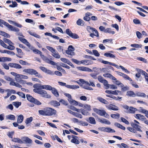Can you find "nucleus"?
I'll use <instances>...</instances> for the list:
<instances>
[{"label":"nucleus","instance_id":"nucleus-1","mask_svg":"<svg viewBox=\"0 0 148 148\" xmlns=\"http://www.w3.org/2000/svg\"><path fill=\"white\" fill-rule=\"evenodd\" d=\"M41 86L42 85L40 84L34 85V87L35 88L33 89V91L35 93L42 95V97L46 98H50V95L47 94V91L41 89L42 88L40 87V86Z\"/></svg>","mask_w":148,"mask_h":148},{"label":"nucleus","instance_id":"nucleus-2","mask_svg":"<svg viewBox=\"0 0 148 148\" xmlns=\"http://www.w3.org/2000/svg\"><path fill=\"white\" fill-rule=\"evenodd\" d=\"M23 72L26 73L29 75H34L36 77L39 78H42V76L36 70L31 69H25L23 70Z\"/></svg>","mask_w":148,"mask_h":148},{"label":"nucleus","instance_id":"nucleus-3","mask_svg":"<svg viewBox=\"0 0 148 148\" xmlns=\"http://www.w3.org/2000/svg\"><path fill=\"white\" fill-rule=\"evenodd\" d=\"M94 111L99 115L103 116L106 118H108L109 115L103 110H99L96 108L93 109Z\"/></svg>","mask_w":148,"mask_h":148},{"label":"nucleus","instance_id":"nucleus-4","mask_svg":"<svg viewBox=\"0 0 148 148\" xmlns=\"http://www.w3.org/2000/svg\"><path fill=\"white\" fill-rule=\"evenodd\" d=\"M46 116H51L55 114L56 111L54 109L51 108H48L46 110Z\"/></svg>","mask_w":148,"mask_h":148},{"label":"nucleus","instance_id":"nucleus-5","mask_svg":"<svg viewBox=\"0 0 148 148\" xmlns=\"http://www.w3.org/2000/svg\"><path fill=\"white\" fill-rule=\"evenodd\" d=\"M41 58L44 60L46 62L52 65H56V63L55 62L51 60L47 57L45 56L44 55L42 56Z\"/></svg>","mask_w":148,"mask_h":148},{"label":"nucleus","instance_id":"nucleus-6","mask_svg":"<svg viewBox=\"0 0 148 148\" xmlns=\"http://www.w3.org/2000/svg\"><path fill=\"white\" fill-rule=\"evenodd\" d=\"M79 81L82 84L81 85L82 87L85 89V87H86V86L87 87L90 86V84L88 82L86 81L83 79H80Z\"/></svg>","mask_w":148,"mask_h":148},{"label":"nucleus","instance_id":"nucleus-7","mask_svg":"<svg viewBox=\"0 0 148 148\" xmlns=\"http://www.w3.org/2000/svg\"><path fill=\"white\" fill-rule=\"evenodd\" d=\"M77 69L79 71H87L91 72L92 71L90 69V68L84 66H78L77 68Z\"/></svg>","mask_w":148,"mask_h":148},{"label":"nucleus","instance_id":"nucleus-8","mask_svg":"<svg viewBox=\"0 0 148 148\" xmlns=\"http://www.w3.org/2000/svg\"><path fill=\"white\" fill-rule=\"evenodd\" d=\"M10 67L14 68L17 69H20L22 68V66L20 64L14 63H10L9 64Z\"/></svg>","mask_w":148,"mask_h":148},{"label":"nucleus","instance_id":"nucleus-9","mask_svg":"<svg viewBox=\"0 0 148 148\" xmlns=\"http://www.w3.org/2000/svg\"><path fill=\"white\" fill-rule=\"evenodd\" d=\"M97 119L98 121L102 123L107 125H110L111 124V123L110 121L105 119H100L98 117Z\"/></svg>","mask_w":148,"mask_h":148},{"label":"nucleus","instance_id":"nucleus-10","mask_svg":"<svg viewBox=\"0 0 148 148\" xmlns=\"http://www.w3.org/2000/svg\"><path fill=\"white\" fill-rule=\"evenodd\" d=\"M18 39L24 44L26 45L27 46L30 47L31 46L30 44L28 42L27 40L22 37H18Z\"/></svg>","mask_w":148,"mask_h":148},{"label":"nucleus","instance_id":"nucleus-11","mask_svg":"<svg viewBox=\"0 0 148 148\" xmlns=\"http://www.w3.org/2000/svg\"><path fill=\"white\" fill-rule=\"evenodd\" d=\"M135 117L136 119L143 121L146 119V118L144 116L140 114H136L135 116Z\"/></svg>","mask_w":148,"mask_h":148},{"label":"nucleus","instance_id":"nucleus-12","mask_svg":"<svg viewBox=\"0 0 148 148\" xmlns=\"http://www.w3.org/2000/svg\"><path fill=\"white\" fill-rule=\"evenodd\" d=\"M72 139L71 140V142L75 144H78L79 143V141L78 140V137L77 136L72 135Z\"/></svg>","mask_w":148,"mask_h":148},{"label":"nucleus","instance_id":"nucleus-13","mask_svg":"<svg viewBox=\"0 0 148 148\" xmlns=\"http://www.w3.org/2000/svg\"><path fill=\"white\" fill-rule=\"evenodd\" d=\"M21 139L22 141L23 142H25V143L31 144L32 142V140L30 139L27 137H23Z\"/></svg>","mask_w":148,"mask_h":148},{"label":"nucleus","instance_id":"nucleus-14","mask_svg":"<svg viewBox=\"0 0 148 148\" xmlns=\"http://www.w3.org/2000/svg\"><path fill=\"white\" fill-rule=\"evenodd\" d=\"M140 123L136 120H134L133 122H132L131 123V126L133 127L136 128L137 127H140L139 125Z\"/></svg>","mask_w":148,"mask_h":148},{"label":"nucleus","instance_id":"nucleus-15","mask_svg":"<svg viewBox=\"0 0 148 148\" xmlns=\"http://www.w3.org/2000/svg\"><path fill=\"white\" fill-rule=\"evenodd\" d=\"M81 64L84 65H89L92 64L93 63L92 61L87 60H82L80 61Z\"/></svg>","mask_w":148,"mask_h":148},{"label":"nucleus","instance_id":"nucleus-16","mask_svg":"<svg viewBox=\"0 0 148 148\" xmlns=\"http://www.w3.org/2000/svg\"><path fill=\"white\" fill-rule=\"evenodd\" d=\"M108 109L112 110H119L118 108L114 105L110 104L107 106Z\"/></svg>","mask_w":148,"mask_h":148},{"label":"nucleus","instance_id":"nucleus-17","mask_svg":"<svg viewBox=\"0 0 148 148\" xmlns=\"http://www.w3.org/2000/svg\"><path fill=\"white\" fill-rule=\"evenodd\" d=\"M137 71L139 72L142 73V74L145 75V78L146 80L148 82V74L143 70L140 69H137Z\"/></svg>","mask_w":148,"mask_h":148},{"label":"nucleus","instance_id":"nucleus-18","mask_svg":"<svg viewBox=\"0 0 148 148\" xmlns=\"http://www.w3.org/2000/svg\"><path fill=\"white\" fill-rule=\"evenodd\" d=\"M40 87L42 89H45L49 90H51L53 88L49 85H42L40 86Z\"/></svg>","mask_w":148,"mask_h":148},{"label":"nucleus","instance_id":"nucleus-19","mask_svg":"<svg viewBox=\"0 0 148 148\" xmlns=\"http://www.w3.org/2000/svg\"><path fill=\"white\" fill-rule=\"evenodd\" d=\"M103 76L106 77H108L112 80H116V79L110 73H105L103 75Z\"/></svg>","mask_w":148,"mask_h":148},{"label":"nucleus","instance_id":"nucleus-20","mask_svg":"<svg viewBox=\"0 0 148 148\" xmlns=\"http://www.w3.org/2000/svg\"><path fill=\"white\" fill-rule=\"evenodd\" d=\"M49 104L54 107H57L60 105V103L56 101L53 100L50 101Z\"/></svg>","mask_w":148,"mask_h":148},{"label":"nucleus","instance_id":"nucleus-21","mask_svg":"<svg viewBox=\"0 0 148 148\" xmlns=\"http://www.w3.org/2000/svg\"><path fill=\"white\" fill-rule=\"evenodd\" d=\"M90 123L95 125L96 124V121L95 119L92 117H90L89 118V120L87 121Z\"/></svg>","mask_w":148,"mask_h":148},{"label":"nucleus","instance_id":"nucleus-22","mask_svg":"<svg viewBox=\"0 0 148 148\" xmlns=\"http://www.w3.org/2000/svg\"><path fill=\"white\" fill-rule=\"evenodd\" d=\"M11 60V59L10 58L7 57H3L0 58V62H4L7 61H10Z\"/></svg>","mask_w":148,"mask_h":148},{"label":"nucleus","instance_id":"nucleus-23","mask_svg":"<svg viewBox=\"0 0 148 148\" xmlns=\"http://www.w3.org/2000/svg\"><path fill=\"white\" fill-rule=\"evenodd\" d=\"M23 116L22 115H20L18 116L17 119V122L18 123H21L23 120Z\"/></svg>","mask_w":148,"mask_h":148},{"label":"nucleus","instance_id":"nucleus-24","mask_svg":"<svg viewBox=\"0 0 148 148\" xmlns=\"http://www.w3.org/2000/svg\"><path fill=\"white\" fill-rule=\"evenodd\" d=\"M67 88L73 89L74 90H75L76 89H78L79 88V86L78 85H68V86H67Z\"/></svg>","mask_w":148,"mask_h":148},{"label":"nucleus","instance_id":"nucleus-25","mask_svg":"<svg viewBox=\"0 0 148 148\" xmlns=\"http://www.w3.org/2000/svg\"><path fill=\"white\" fill-rule=\"evenodd\" d=\"M8 28L12 31L18 32L19 31V29L18 28L13 27L10 25Z\"/></svg>","mask_w":148,"mask_h":148},{"label":"nucleus","instance_id":"nucleus-26","mask_svg":"<svg viewBox=\"0 0 148 148\" xmlns=\"http://www.w3.org/2000/svg\"><path fill=\"white\" fill-rule=\"evenodd\" d=\"M53 94L56 97H58L59 96V94L57 89L53 88L51 90Z\"/></svg>","mask_w":148,"mask_h":148},{"label":"nucleus","instance_id":"nucleus-27","mask_svg":"<svg viewBox=\"0 0 148 148\" xmlns=\"http://www.w3.org/2000/svg\"><path fill=\"white\" fill-rule=\"evenodd\" d=\"M97 99L101 102L105 104H108V101L102 98L98 97L97 98Z\"/></svg>","mask_w":148,"mask_h":148},{"label":"nucleus","instance_id":"nucleus-28","mask_svg":"<svg viewBox=\"0 0 148 148\" xmlns=\"http://www.w3.org/2000/svg\"><path fill=\"white\" fill-rule=\"evenodd\" d=\"M52 55L53 57L57 58H60V56L59 55L58 53L56 51V50L54 52H53Z\"/></svg>","mask_w":148,"mask_h":148},{"label":"nucleus","instance_id":"nucleus-29","mask_svg":"<svg viewBox=\"0 0 148 148\" xmlns=\"http://www.w3.org/2000/svg\"><path fill=\"white\" fill-rule=\"evenodd\" d=\"M137 110V109L132 107H130L129 110V112L130 113H134Z\"/></svg>","mask_w":148,"mask_h":148},{"label":"nucleus","instance_id":"nucleus-30","mask_svg":"<svg viewBox=\"0 0 148 148\" xmlns=\"http://www.w3.org/2000/svg\"><path fill=\"white\" fill-rule=\"evenodd\" d=\"M77 24L78 25L82 26L84 24V21L81 19L79 18L77 21Z\"/></svg>","mask_w":148,"mask_h":148},{"label":"nucleus","instance_id":"nucleus-31","mask_svg":"<svg viewBox=\"0 0 148 148\" xmlns=\"http://www.w3.org/2000/svg\"><path fill=\"white\" fill-rule=\"evenodd\" d=\"M26 97L27 99L30 102L33 103L35 99L30 95H27Z\"/></svg>","mask_w":148,"mask_h":148},{"label":"nucleus","instance_id":"nucleus-32","mask_svg":"<svg viewBox=\"0 0 148 148\" xmlns=\"http://www.w3.org/2000/svg\"><path fill=\"white\" fill-rule=\"evenodd\" d=\"M127 95L129 96L135 97L136 96L135 94L133 91H130L127 92Z\"/></svg>","mask_w":148,"mask_h":148},{"label":"nucleus","instance_id":"nucleus-33","mask_svg":"<svg viewBox=\"0 0 148 148\" xmlns=\"http://www.w3.org/2000/svg\"><path fill=\"white\" fill-rule=\"evenodd\" d=\"M136 95L137 96L140 97H145L146 96V95L145 93L139 92H136Z\"/></svg>","mask_w":148,"mask_h":148},{"label":"nucleus","instance_id":"nucleus-34","mask_svg":"<svg viewBox=\"0 0 148 148\" xmlns=\"http://www.w3.org/2000/svg\"><path fill=\"white\" fill-rule=\"evenodd\" d=\"M104 55L107 57H110V58H115L116 57L114 55L111 53L107 52L104 53Z\"/></svg>","mask_w":148,"mask_h":148},{"label":"nucleus","instance_id":"nucleus-35","mask_svg":"<svg viewBox=\"0 0 148 148\" xmlns=\"http://www.w3.org/2000/svg\"><path fill=\"white\" fill-rule=\"evenodd\" d=\"M104 32L105 33H111L112 34H114L115 33L114 31H112L111 29L110 28H108L106 29L104 31Z\"/></svg>","mask_w":148,"mask_h":148},{"label":"nucleus","instance_id":"nucleus-36","mask_svg":"<svg viewBox=\"0 0 148 148\" xmlns=\"http://www.w3.org/2000/svg\"><path fill=\"white\" fill-rule=\"evenodd\" d=\"M7 119L14 120L15 119V116L14 115L12 114L8 115L6 116Z\"/></svg>","mask_w":148,"mask_h":148},{"label":"nucleus","instance_id":"nucleus-37","mask_svg":"<svg viewBox=\"0 0 148 148\" xmlns=\"http://www.w3.org/2000/svg\"><path fill=\"white\" fill-rule=\"evenodd\" d=\"M28 32L31 35L35 37L38 38H40V36L34 32H31L30 31H28Z\"/></svg>","mask_w":148,"mask_h":148},{"label":"nucleus","instance_id":"nucleus-38","mask_svg":"<svg viewBox=\"0 0 148 148\" xmlns=\"http://www.w3.org/2000/svg\"><path fill=\"white\" fill-rule=\"evenodd\" d=\"M21 102L15 101L12 103V104L16 108H18L21 105Z\"/></svg>","mask_w":148,"mask_h":148},{"label":"nucleus","instance_id":"nucleus-39","mask_svg":"<svg viewBox=\"0 0 148 148\" xmlns=\"http://www.w3.org/2000/svg\"><path fill=\"white\" fill-rule=\"evenodd\" d=\"M114 125L115 126L117 127H118L120 128L123 130H125V128L122 125H121L119 123H115L114 124Z\"/></svg>","mask_w":148,"mask_h":148},{"label":"nucleus","instance_id":"nucleus-40","mask_svg":"<svg viewBox=\"0 0 148 148\" xmlns=\"http://www.w3.org/2000/svg\"><path fill=\"white\" fill-rule=\"evenodd\" d=\"M0 34L6 38H9L10 37L9 34L2 31H0Z\"/></svg>","mask_w":148,"mask_h":148},{"label":"nucleus","instance_id":"nucleus-41","mask_svg":"<svg viewBox=\"0 0 148 148\" xmlns=\"http://www.w3.org/2000/svg\"><path fill=\"white\" fill-rule=\"evenodd\" d=\"M106 132L109 133H114L115 132V131L111 128L109 127H107L106 128Z\"/></svg>","mask_w":148,"mask_h":148},{"label":"nucleus","instance_id":"nucleus-42","mask_svg":"<svg viewBox=\"0 0 148 148\" xmlns=\"http://www.w3.org/2000/svg\"><path fill=\"white\" fill-rule=\"evenodd\" d=\"M69 102L71 104L73 105L76 106L78 104V103L77 101L72 99H70V100H69Z\"/></svg>","mask_w":148,"mask_h":148},{"label":"nucleus","instance_id":"nucleus-43","mask_svg":"<svg viewBox=\"0 0 148 148\" xmlns=\"http://www.w3.org/2000/svg\"><path fill=\"white\" fill-rule=\"evenodd\" d=\"M95 29L89 26H87V30L90 33H93Z\"/></svg>","mask_w":148,"mask_h":148},{"label":"nucleus","instance_id":"nucleus-44","mask_svg":"<svg viewBox=\"0 0 148 148\" xmlns=\"http://www.w3.org/2000/svg\"><path fill=\"white\" fill-rule=\"evenodd\" d=\"M12 44L10 45H9L8 46L6 45V47H5V48H6L10 50H13L15 49V47L13 45H12Z\"/></svg>","mask_w":148,"mask_h":148},{"label":"nucleus","instance_id":"nucleus-45","mask_svg":"<svg viewBox=\"0 0 148 148\" xmlns=\"http://www.w3.org/2000/svg\"><path fill=\"white\" fill-rule=\"evenodd\" d=\"M33 118L32 117H30L26 119L25 123L26 124L31 123L33 121Z\"/></svg>","mask_w":148,"mask_h":148},{"label":"nucleus","instance_id":"nucleus-46","mask_svg":"<svg viewBox=\"0 0 148 148\" xmlns=\"http://www.w3.org/2000/svg\"><path fill=\"white\" fill-rule=\"evenodd\" d=\"M3 41L6 43H8L9 45L11 44L14 45V43H12L10 40L6 38H4L3 39Z\"/></svg>","mask_w":148,"mask_h":148},{"label":"nucleus","instance_id":"nucleus-47","mask_svg":"<svg viewBox=\"0 0 148 148\" xmlns=\"http://www.w3.org/2000/svg\"><path fill=\"white\" fill-rule=\"evenodd\" d=\"M33 52L36 54H39L40 55V56L41 57L42 56H43V55L42 54V53L41 51L38 50V49H34L33 50Z\"/></svg>","mask_w":148,"mask_h":148},{"label":"nucleus","instance_id":"nucleus-48","mask_svg":"<svg viewBox=\"0 0 148 148\" xmlns=\"http://www.w3.org/2000/svg\"><path fill=\"white\" fill-rule=\"evenodd\" d=\"M146 110L143 109L142 107H140L138 109H137V111H138L144 114Z\"/></svg>","mask_w":148,"mask_h":148},{"label":"nucleus","instance_id":"nucleus-49","mask_svg":"<svg viewBox=\"0 0 148 148\" xmlns=\"http://www.w3.org/2000/svg\"><path fill=\"white\" fill-rule=\"evenodd\" d=\"M19 63L23 65H30L29 63L26 62L21 60L19 61Z\"/></svg>","mask_w":148,"mask_h":148},{"label":"nucleus","instance_id":"nucleus-50","mask_svg":"<svg viewBox=\"0 0 148 148\" xmlns=\"http://www.w3.org/2000/svg\"><path fill=\"white\" fill-rule=\"evenodd\" d=\"M20 97H21L22 98L25 99V94H24L23 93L21 92H17L16 93Z\"/></svg>","mask_w":148,"mask_h":148},{"label":"nucleus","instance_id":"nucleus-51","mask_svg":"<svg viewBox=\"0 0 148 148\" xmlns=\"http://www.w3.org/2000/svg\"><path fill=\"white\" fill-rule=\"evenodd\" d=\"M70 36L75 39H77L79 38V36L77 34L72 33L71 34Z\"/></svg>","mask_w":148,"mask_h":148},{"label":"nucleus","instance_id":"nucleus-52","mask_svg":"<svg viewBox=\"0 0 148 148\" xmlns=\"http://www.w3.org/2000/svg\"><path fill=\"white\" fill-rule=\"evenodd\" d=\"M102 83H103L104 86L106 87V89H108V87L109 85V84H108V82L105 79Z\"/></svg>","mask_w":148,"mask_h":148},{"label":"nucleus","instance_id":"nucleus-53","mask_svg":"<svg viewBox=\"0 0 148 148\" xmlns=\"http://www.w3.org/2000/svg\"><path fill=\"white\" fill-rule=\"evenodd\" d=\"M130 46L131 47H135L136 48H141L142 46L141 45H138L136 44H131Z\"/></svg>","mask_w":148,"mask_h":148},{"label":"nucleus","instance_id":"nucleus-54","mask_svg":"<svg viewBox=\"0 0 148 148\" xmlns=\"http://www.w3.org/2000/svg\"><path fill=\"white\" fill-rule=\"evenodd\" d=\"M115 81V82H114L118 86H120V87H123V84L121 83L120 82H119L118 80H117L116 79V80H114Z\"/></svg>","mask_w":148,"mask_h":148},{"label":"nucleus","instance_id":"nucleus-55","mask_svg":"<svg viewBox=\"0 0 148 148\" xmlns=\"http://www.w3.org/2000/svg\"><path fill=\"white\" fill-rule=\"evenodd\" d=\"M66 53L68 55H70L71 56H73L74 55V52L73 51H70L69 50H67L66 51Z\"/></svg>","mask_w":148,"mask_h":148},{"label":"nucleus","instance_id":"nucleus-56","mask_svg":"<svg viewBox=\"0 0 148 148\" xmlns=\"http://www.w3.org/2000/svg\"><path fill=\"white\" fill-rule=\"evenodd\" d=\"M83 108L88 111H90L91 110V107L90 105L85 104L83 106Z\"/></svg>","mask_w":148,"mask_h":148},{"label":"nucleus","instance_id":"nucleus-57","mask_svg":"<svg viewBox=\"0 0 148 148\" xmlns=\"http://www.w3.org/2000/svg\"><path fill=\"white\" fill-rule=\"evenodd\" d=\"M137 60H139L140 61L146 63L147 62V60L145 58H143L142 57H138L137 58Z\"/></svg>","mask_w":148,"mask_h":148},{"label":"nucleus","instance_id":"nucleus-58","mask_svg":"<svg viewBox=\"0 0 148 148\" xmlns=\"http://www.w3.org/2000/svg\"><path fill=\"white\" fill-rule=\"evenodd\" d=\"M71 60L72 61V62H73L75 63L76 64H78V65L81 64L80 61H79L77 60H76V59H74V58H72L71 59Z\"/></svg>","mask_w":148,"mask_h":148},{"label":"nucleus","instance_id":"nucleus-59","mask_svg":"<svg viewBox=\"0 0 148 148\" xmlns=\"http://www.w3.org/2000/svg\"><path fill=\"white\" fill-rule=\"evenodd\" d=\"M110 88V89H117V87L114 85H111L109 84L108 87V89Z\"/></svg>","mask_w":148,"mask_h":148},{"label":"nucleus","instance_id":"nucleus-60","mask_svg":"<svg viewBox=\"0 0 148 148\" xmlns=\"http://www.w3.org/2000/svg\"><path fill=\"white\" fill-rule=\"evenodd\" d=\"M14 142H18L20 143H23V142L21 139L18 138H14L13 140Z\"/></svg>","mask_w":148,"mask_h":148},{"label":"nucleus","instance_id":"nucleus-61","mask_svg":"<svg viewBox=\"0 0 148 148\" xmlns=\"http://www.w3.org/2000/svg\"><path fill=\"white\" fill-rule=\"evenodd\" d=\"M127 129L131 132L136 133H137L136 131L133 128L128 127L127 128Z\"/></svg>","mask_w":148,"mask_h":148},{"label":"nucleus","instance_id":"nucleus-62","mask_svg":"<svg viewBox=\"0 0 148 148\" xmlns=\"http://www.w3.org/2000/svg\"><path fill=\"white\" fill-rule=\"evenodd\" d=\"M12 4L10 5H9L10 7L12 8H14L17 6L18 4L16 2L12 1Z\"/></svg>","mask_w":148,"mask_h":148},{"label":"nucleus","instance_id":"nucleus-63","mask_svg":"<svg viewBox=\"0 0 148 148\" xmlns=\"http://www.w3.org/2000/svg\"><path fill=\"white\" fill-rule=\"evenodd\" d=\"M136 34L138 38L140 39L142 38V35L140 32L137 31L136 32Z\"/></svg>","mask_w":148,"mask_h":148},{"label":"nucleus","instance_id":"nucleus-64","mask_svg":"<svg viewBox=\"0 0 148 148\" xmlns=\"http://www.w3.org/2000/svg\"><path fill=\"white\" fill-rule=\"evenodd\" d=\"M92 52L95 56L98 57L100 56L99 53H98V51L96 50H92Z\"/></svg>","mask_w":148,"mask_h":148}]
</instances>
